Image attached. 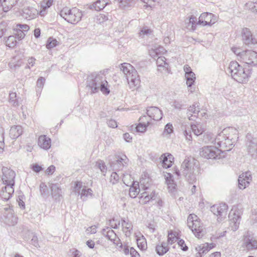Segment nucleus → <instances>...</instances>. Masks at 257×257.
<instances>
[{"mask_svg": "<svg viewBox=\"0 0 257 257\" xmlns=\"http://www.w3.org/2000/svg\"><path fill=\"white\" fill-rule=\"evenodd\" d=\"M128 159L125 155L122 157L118 156L117 160L112 162V167L116 170H120L127 164Z\"/></svg>", "mask_w": 257, "mask_h": 257, "instance_id": "a878e982", "label": "nucleus"}, {"mask_svg": "<svg viewBox=\"0 0 257 257\" xmlns=\"http://www.w3.org/2000/svg\"><path fill=\"white\" fill-rule=\"evenodd\" d=\"M118 249L121 250L122 252L125 255H128L130 252V247L126 245H123L121 242L119 244H116Z\"/></svg>", "mask_w": 257, "mask_h": 257, "instance_id": "09e8293b", "label": "nucleus"}, {"mask_svg": "<svg viewBox=\"0 0 257 257\" xmlns=\"http://www.w3.org/2000/svg\"><path fill=\"white\" fill-rule=\"evenodd\" d=\"M29 29L30 27L27 24H17L14 28V31L15 32V35L17 37L18 40L20 41L23 39Z\"/></svg>", "mask_w": 257, "mask_h": 257, "instance_id": "f3484780", "label": "nucleus"}, {"mask_svg": "<svg viewBox=\"0 0 257 257\" xmlns=\"http://www.w3.org/2000/svg\"><path fill=\"white\" fill-rule=\"evenodd\" d=\"M86 87L90 90L91 93H97L99 90L104 95H108L110 93L108 82L101 71L92 73L87 76Z\"/></svg>", "mask_w": 257, "mask_h": 257, "instance_id": "f03ea898", "label": "nucleus"}, {"mask_svg": "<svg viewBox=\"0 0 257 257\" xmlns=\"http://www.w3.org/2000/svg\"><path fill=\"white\" fill-rule=\"evenodd\" d=\"M151 33V30L148 27H143L139 33V36L140 38H144L148 37Z\"/></svg>", "mask_w": 257, "mask_h": 257, "instance_id": "3c124183", "label": "nucleus"}, {"mask_svg": "<svg viewBox=\"0 0 257 257\" xmlns=\"http://www.w3.org/2000/svg\"><path fill=\"white\" fill-rule=\"evenodd\" d=\"M200 155L202 157L207 159H220L225 157L223 153L216 146H207L200 149Z\"/></svg>", "mask_w": 257, "mask_h": 257, "instance_id": "6e6552de", "label": "nucleus"}, {"mask_svg": "<svg viewBox=\"0 0 257 257\" xmlns=\"http://www.w3.org/2000/svg\"><path fill=\"white\" fill-rule=\"evenodd\" d=\"M38 145L41 148L48 150L51 147V139L46 135H41L38 138Z\"/></svg>", "mask_w": 257, "mask_h": 257, "instance_id": "393cba45", "label": "nucleus"}, {"mask_svg": "<svg viewBox=\"0 0 257 257\" xmlns=\"http://www.w3.org/2000/svg\"><path fill=\"white\" fill-rule=\"evenodd\" d=\"M158 194L154 190H144L141 193L139 198L142 199L144 204H147L151 200H155L157 198Z\"/></svg>", "mask_w": 257, "mask_h": 257, "instance_id": "4be33fe9", "label": "nucleus"}, {"mask_svg": "<svg viewBox=\"0 0 257 257\" xmlns=\"http://www.w3.org/2000/svg\"><path fill=\"white\" fill-rule=\"evenodd\" d=\"M120 69L126 77L131 88L140 84V80L137 71L131 64L127 63L121 64Z\"/></svg>", "mask_w": 257, "mask_h": 257, "instance_id": "39448f33", "label": "nucleus"}, {"mask_svg": "<svg viewBox=\"0 0 257 257\" xmlns=\"http://www.w3.org/2000/svg\"><path fill=\"white\" fill-rule=\"evenodd\" d=\"M165 183L168 186L169 191L174 192L176 190L177 184L174 180L173 175L168 172H163Z\"/></svg>", "mask_w": 257, "mask_h": 257, "instance_id": "b1692460", "label": "nucleus"}, {"mask_svg": "<svg viewBox=\"0 0 257 257\" xmlns=\"http://www.w3.org/2000/svg\"><path fill=\"white\" fill-rule=\"evenodd\" d=\"M242 247L246 251L257 249V239L250 231L245 232L242 236Z\"/></svg>", "mask_w": 257, "mask_h": 257, "instance_id": "1a4fd4ad", "label": "nucleus"}, {"mask_svg": "<svg viewBox=\"0 0 257 257\" xmlns=\"http://www.w3.org/2000/svg\"><path fill=\"white\" fill-rule=\"evenodd\" d=\"M60 15L68 23L75 24L81 20L82 14L76 8L70 9L68 7H65L60 11Z\"/></svg>", "mask_w": 257, "mask_h": 257, "instance_id": "423d86ee", "label": "nucleus"}, {"mask_svg": "<svg viewBox=\"0 0 257 257\" xmlns=\"http://www.w3.org/2000/svg\"><path fill=\"white\" fill-rule=\"evenodd\" d=\"M217 21V17L211 13H203L199 18V22L203 26H211Z\"/></svg>", "mask_w": 257, "mask_h": 257, "instance_id": "4468645a", "label": "nucleus"}, {"mask_svg": "<svg viewBox=\"0 0 257 257\" xmlns=\"http://www.w3.org/2000/svg\"><path fill=\"white\" fill-rule=\"evenodd\" d=\"M5 223L9 226H14L17 223V218L15 216L13 211L9 210L4 215Z\"/></svg>", "mask_w": 257, "mask_h": 257, "instance_id": "c756f323", "label": "nucleus"}, {"mask_svg": "<svg viewBox=\"0 0 257 257\" xmlns=\"http://www.w3.org/2000/svg\"><path fill=\"white\" fill-rule=\"evenodd\" d=\"M191 131L196 136L202 135L204 132V130L200 123H191L190 127L186 128L184 131V135L187 140L192 141V140Z\"/></svg>", "mask_w": 257, "mask_h": 257, "instance_id": "9b49d317", "label": "nucleus"}, {"mask_svg": "<svg viewBox=\"0 0 257 257\" xmlns=\"http://www.w3.org/2000/svg\"><path fill=\"white\" fill-rule=\"evenodd\" d=\"M9 101L11 103L13 106H17L19 105V102L16 98L17 94L16 92H10L9 94Z\"/></svg>", "mask_w": 257, "mask_h": 257, "instance_id": "864d4df0", "label": "nucleus"}, {"mask_svg": "<svg viewBox=\"0 0 257 257\" xmlns=\"http://www.w3.org/2000/svg\"><path fill=\"white\" fill-rule=\"evenodd\" d=\"M107 238L116 245V244H119L120 241L119 238L117 237L115 233L111 235H109V237Z\"/></svg>", "mask_w": 257, "mask_h": 257, "instance_id": "338daca9", "label": "nucleus"}, {"mask_svg": "<svg viewBox=\"0 0 257 257\" xmlns=\"http://www.w3.org/2000/svg\"><path fill=\"white\" fill-rule=\"evenodd\" d=\"M4 132L3 129L0 128V152L4 150Z\"/></svg>", "mask_w": 257, "mask_h": 257, "instance_id": "e2e57ef3", "label": "nucleus"}, {"mask_svg": "<svg viewBox=\"0 0 257 257\" xmlns=\"http://www.w3.org/2000/svg\"><path fill=\"white\" fill-rule=\"evenodd\" d=\"M225 72L227 74H230L234 80L241 83L247 82L250 75V69L243 67L236 61L230 62Z\"/></svg>", "mask_w": 257, "mask_h": 257, "instance_id": "20e7f679", "label": "nucleus"}, {"mask_svg": "<svg viewBox=\"0 0 257 257\" xmlns=\"http://www.w3.org/2000/svg\"><path fill=\"white\" fill-rule=\"evenodd\" d=\"M242 55V61L251 66L257 65V53L252 50H245Z\"/></svg>", "mask_w": 257, "mask_h": 257, "instance_id": "ddd939ff", "label": "nucleus"}, {"mask_svg": "<svg viewBox=\"0 0 257 257\" xmlns=\"http://www.w3.org/2000/svg\"><path fill=\"white\" fill-rule=\"evenodd\" d=\"M18 0H3L4 12H7L15 6Z\"/></svg>", "mask_w": 257, "mask_h": 257, "instance_id": "4c0bfd02", "label": "nucleus"}, {"mask_svg": "<svg viewBox=\"0 0 257 257\" xmlns=\"http://www.w3.org/2000/svg\"><path fill=\"white\" fill-rule=\"evenodd\" d=\"M236 132V130L231 127L224 128L211 141V143H214L220 150L221 153H223L225 156L226 152L231 150L234 147V143L236 141V138H233L229 133L235 134Z\"/></svg>", "mask_w": 257, "mask_h": 257, "instance_id": "f257e3e1", "label": "nucleus"}, {"mask_svg": "<svg viewBox=\"0 0 257 257\" xmlns=\"http://www.w3.org/2000/svg\"><path fill=\"white\" fill-rule=\"evenodd\" d=\"M5 185V186L3 187L0 191V196L3 200L8 201L14 192V186H11L10 184Z\"/></svg>", "mask_w": 257, "mask_h": 257, "instance_id": "5701e85b", "label": "nucleus"}, {"mask_svg": "<svg viewBox=\"0 0 257 257\" xmlns=\"http://www.w3.org/2000/svg\"><path fill=\"white\" fill-rule=\"evenodd\" d=\"M151 179L149 177H142L140 179V187H141V188L143 190H151L150 189L151 186Z\"/></svg>", "mask_w": 257, "mask_h": 257, "instance_id": "c9c22d12", "label": "nucleus"}, {"mask_svg": "<svg viewBox=\"0 0 257 257\" xmlns=\"http://www.w3.org/2000/svg\"><path fill=\"white\" fill-rule=\"evenodd\" d=\"M17 38L15 35L10 36L5 41L6 45L10 48H14L17 45Z\"/></svg>", "mask_w": 257, "mask_h": 257, "instance_id": "ea45409f", "label": "nucleus"}, {"mask_svg": "<svg viewBox=\"0 0 257 257\" xmlns=\"http://www.w3.org/2000/svg\"><path fill=\"white\" fill-rule=\"evenodd\" d=\"M58 42L55 38L50 37L48 38L46 43V48L48 49H51L58 45Z\"/></svg>", "mask_w": 257, "mask_h": 257, "instance_id": "c03bdc74", "label": "nucleus"}, {"mask_svg": "<svg viewBox=\"0 0 257 257\" xmlns=\"http://www.w3.org/2000/svg\"><path fill=\"white\" fill-rule=\"evenodd\" d=\"M186 28L188 30L194 31L197 29V26L201 25V23L197 20L195 16L191 15L189 16L185 21Z\"/></svg>", "mask_w": 257, "mask_h": 257, "instance_id": "412c9836", "label": "nucleus"}, {"mask_svg": "<svg viewBox=\"0 0 257 257\" xmlns=\"http://www.w3.org/2000/svg\"><path fill=\"white\" fill-rule=\"evenodd\" d=\"M2 181L3 184H10L11 186L15 185L16 173L15 171L8 167H3L2 169Z\"/></svg>", "mask_w": 257, "mask_h": 257, "instance_id": "9d476101", "label": "nucleus"}, {"mask_svg": "<svg viewBox=\"0 0 257 257\" xmlns=\"http://www.w3.org/2000/svg\"><path fill=\"white\" fill-rule=\"evenodd\" d=\"M120 224V221L114 217L109 220V225L110 227L114 229H117L119 228Z\"/></svg>", "mask_w": 257, "mask_h": 257, "instance_id": "6e6d98bb", "label": "nucleus"}, {"mask_svg": "<svg viewBox=\"0 0 257 257\" xmlns=\"http://www.w3.org/2000/svg\"><path fill=\"white\" fill-rule=\"evenodd\" d=\"M166 59L165 57H159L156 60V64L158 67L168 68L169 64L166 62Z\"/></svg>", "mask_w": 257, "mask_h": 257, "instance_id": "37998d69", "label": "nucleus"}, {"mask_svg": "<svg viewBox=\"0 0 257 257\" xmlns=\"http://www.w3.org/2000/svg\"><path fill=\"white\" fill-rule=\"evenodd\" d=\"M23 132L22 126L20 125H13L10 130V137L11 139L15 140L22 135Z\"/></svg>", "mask_w": 257, "mask_h": 257, "instance_id": "7c9ffc66", "label": "nucleus"}, {"mask_svg": "<svg viewBox=\"0 0 257 257\" xmlns=\"http://www.w3.org/2000/svg\"><path fill=\"white\" fill-rule=\"evenodd\" d=\"M92 192L93 191L91 189L84 186L79 195H80V198L84 200V198H87L89 196H92Z\"/></svg>", "mask_w": 257, "mask_h": 257, "instance_id": "79ce46f5", "label": "nucleus"}, {"mask_svg": "<svg viewBox=\"0 0 257 257\" xmlns=\"http://www.w3.org/2000/svg\"><path fill=\"white\" fill-rule=\"evenodd\" d=\"M114 233H115V232L112 230L111 227H106L102 229V234L106 238L109 237V235H111Z\"/></svg>", "mask_w": 257, "mask_h": 257, "instance_id": "4d7b16f0", "label": "nucleus"}, {"mask_svg": "<svg viewBox=\"0 0 257 257\" xmlns=\"http://www.w3.org/2000/svg\"><path fill=\"white\" fill-rule=\"evenodd\" d=\"M196 249L198 251L197 257H201L203 254H206L209 251L204 244L197 246Z\"/></svg>", "mask_w": 257, "mask_h": 257, "instance_id": "de8ad7c7", "label": "nucleus"}, {"mask_svg": "<svg viewBox=\"0 0 257 257\" xmlns=\"http://www.w3.org/2000/svg\"><path fill=\"white\" fill-rule=\"evenodd\" d=\"M228 217L230 221V227L233 231H236L239 227L240 220V215L239 212L232 210L228 215Z\"/></svg>", "mask_w": 257, "mask_h": 257, "instance_id": "dca6fc26", "label": "nucleus"}, {"mask_svg": "<svg viewBox=\"0 0 257 257\" xmlns=\"http://www.w3.org/2000/svg\"><path fill=\"white\" fill-rule=\"evenodd\" d=\"M174 159L173 155L171 154H163L160 157L162 167L165 169L171 167L173 165Z\"/></svg>", "mask_w": 257, "mask_h": 257, "instance_id": "bb28decb", "label": "nucleus"}, {"mask_svg": "<svg viewBox=\"0 0 257 257\" xmlns=\"http://www.w3.org/2000/svg\"><path fill=\"white\" fill-rule=\"evenodd\" d=\"M141 191V188L139 184L137 183L136 185L134 183L132 186H131L129 190L130 196L132 198H135L138 195H139Z\"/></svg>", "mask_w": 257, "mask_h": 257, "instance_id": "e433bc0d", "label": "nucleus"}, {"mask_svg": "<svg viewBox=\"0 0 257 257\" xmlns=\"http://www.w3.org/2000/svg\"><path fill=\"white\" fill-rule=\"evenodd\" d=\"M150 117L146 115H143L141 117H140L139 119V122L141 124H147L148 126H149L151 123L150 121Z\"/></svg>", "mask_w": 257, "mask_h": 257, "instance_id": "bf43d9fd", "label": "nucleus"}, {"mask_svg": "<svg viewBox=\"0 0 257 257\" xmlns=\"http://www.w3.org/2000/svg\"><path fill=\"white\" fill-rule=\"evenodd\" d=\"M184 70L185 72L186 84L188 87H191V86L194 85L196 79L195 74L192 71L190 67L188 65L184 66Z\"/></svg>", "mask_w": 257, "mask_h": 257, "instance_id": "aec40b11", "label": "nucleus"}, {"mask_svg": "<svg viewBox=\"0 0 257 257\" xmlns=\"http://www.w3.org/2000/svg\"><path fill=\"white\" fill-rule=\"evenodd\" d=\"M119 180V176L116 172H112L110 177V182L115 184Z\"/></svg>", "mask_w": 257, "mask_h": 257, "instance_id": "0e129e2a", "label": "nucleus"}, {"mask_svg": "<svg viewBox=\"0 0 257 257\" xmlns=\"http://www.w3.org/2000/svg\"><path fill=\"white\" fill-rule=\"evenodd\" d=\"M36 59L34 57H31L28 59V63L25 66L26 69H30L35 64Z\"/></svg>", "mask_w": 257, "mask_h": 257, "instance_id": "774afa93", "label": "nucleus"}, {"mask_svg": "<svg viewBox=\"0 0 257 257\" xmlns=\"http://www.w3.org/2000/svg\"><path fill=\"white\" fill-rule=\"evenodd\" d=\"M107 4V0H98L93 4L90 5L89 8L90 10H94L100 11L103 9Z\"/></svg>", "mask_w": 257, "mask_h": 257, "instance_id": "72a5a7b5", "label": "nucleus"}, {"mask_svg": "<svg viewBox=\"0 0 257 257\" xmlns=\"http://www.w3.org/2000/svg\"><path fill=\"white\" fill-rule=\"evenodd\" d=\"M37 15V10L33 8H24L23 10L22 16L28 20L35 18Z\"/></svg>", "mask_w": 257, "mask_h": 257, "instance_id": "c85d7f7f", "label": "nucleus"}, {"mask_svg": "<svg viewBox=\"0 0 257 257\" xmlns=\"http://www.w3.org/2000/svg\"><path fill=\"white\" fill-rule=\"evenodd\" d=\"M228 206L225 203L215 204L211 207V211L215 215L219 216L218 221H221L222 219L227 214Z\"/></svg>", "mask_w": 257, "mask_h": 257, "instance_id": "f8f14e48", "label": "nucleus"}, {"mask_svg": "<svg viewBox=\"0 0 257 257\" xmlns=\"http://www.w3.org/2000/svg\"><path fill=\"white\" fill-rule=\"evenodd\" d=\"M49 187L51 191L52 197L55 200H60V197L62 196L61 188L60 185L58 183H51Z\"/></svg>", "mask_w": 257, "mask_h": 257, "instance_id": "cd10ccee", "label": "nucleus"}, {"mask_svg": "<svg viewBox=\"0 0 257 257\" xmlns=\"http://www.w3.org/2000/svg\"><path fill=\"white\" fill-rule=\"evenodd\" d=\"M40 191L43 197H47L49 195V191L47 185L44 183H41L40 185Z\"/></svg>", "mask_w": 257, "mask_h": 257, "instance_id": "5fc2aeb1", "label": "nucleus"}, {"mask_svg": "<svg viewBox=\"0 0 257 257\" xmlns=\"http://www.w3.org/2000/svg\"><path fill=\"white\" fill-rule=\"evenodd\" d=\"M148 126L147 124H141L139 122L136 127V132L139 133H144L146 131Z\"/></svg>", "mask_w": 257, "mask_h": 257, "instance_id": "052dcab7", "label": "nucleus"}, {"mask_svg": "<svg viewBox=\"0 0 257 257\" xmlns=\"http://www.w3.org/2000/svg\"><path fill=\"white\" fill-rule=\"evenodd\" d=\"M138 247L142 250H145L147 248V241L144 237L140 238L137 240Z\"/></svg>", "mask_w": 257, "mask_h": 257, "instance_id": "a18cd8bd", "label": "nucleus"}, {"mask_svg": "<svg viewBox=\"0 0 257 257\" xmlns=\"http://www.w3.org/2000/svg\"><path fill=\"white\" fill-rule=\"evenodd\" d=\"M147 114L150 119L159 121L162 118L163 112L158 107L150 106L147 109Z\"/></svg>", "mask_w": 257, "mask_h": 257, "instance_id": "a211bd4d", "label": "nucleus"}, {"mask_svg": "<svg viewBox=\"0 0 257 257\" xmlns=\"http://www.w3.org/2000/svg\"><path fill=\"white\" fill-rule=\"evenodd\" d=\"M45 78L43 77H40L37 80L36 89L37 95L41 94L42 88H43L45 84Z\"/></svg>", "mask_w": 257, "mask_h": 257, "instance_id": "a19ab883", "label": "nucleus"}, {"mask_svg": "<svg viewBox=\"0 0 257 257\" xmlns=\"http://www.w3.org/2000/svg\"><path fill=\"white\" fill-rule=\"evenodd\" d=\"M200 112V108L198 103H196L191 106L188 109L187 116L190 120H193L191 117L193 116L192 113L198 114Z\"/></svg>", "mask_w": 257, "mask_h": 257, "instance_id": "58836bf2", "label": "nucleus"}, {"mask_svg": "<svg viewBox=\"0 0 257 257\" xmlns=\"http://www.w3.org/2000/svg\"><path fill=\"white\" fill-rule=\"evenodd\" d=\"M173 132V127L171 123H168L165 126L163 132V134H167V135L171 134Z\"/></svg>", "mask_w": 257, "mask_h": 257, "instance_id": "680f3d73", "label": "nucleus"}, {"mask_svg": "<svg viewBox=\"0 0 257 257\" xmlns=\"http://www.w3.org/2000/svg\"><path fill=\"white\" fill-rule=\"evenodd\" d=\"M247 149L248 154L253 158L256 159L257 158V143L252 141L249 142L247 145Z\"/></svg>", "mask_w": 257, "mask_h": 257, "instance_id": "f704fd0d", "label": "nucleus"}, {"mask_svg": "<svg viewBox=\"0 0 257 257\" xmlns=\"http://www.w3.org/2000/svg\"><path fill=\"white\" fill-rule=\"evenodd\" d=\"M232 52L236 55L238 60L242 61V55L245 51H242L239 48L233 47L231 48Z\"/></svg>", "mask_w": 257, "mask_h": 257, "instance_id": "8fccbe9b", "label": "nucleus"}, {"mask_svg": "<svg viewBox=\"0 0 257 257\" xmlns=\"http://www.w3.org/2000/svg\"><path fill=\"white\" fill-rule=\"evenodd\" d=\"M96 166L100 170L101 173L103 175H105L107 171V168L104 162L101 160H99L96 162Z\"/></svg>", "mask_w": 257, "mask_h": 257, "instance_id": "603ef678", "label": "nucleus"}, {"mask_svg": "<svg viewBox=\"0 0 257 257\" xmlns=\"http://www.w3.org/2000/svg\"><path fill=\"white\" fill-rule=\"evenodd\" d=\"M84 187L83 183L81 181H76L74 184V191L78 194L80 193L82 189Z\"/></svg>", "mask_w": 257, "mask_h": 257, "instance_id": "13d9d810", "label": "nucleus"}, {"mask_svg": "<svg viewBox=\"0 0 257 257\" xmlns=\"http://www.w3.org/2000/svg\"><path fill=\"white\" fill-rule=\"evenodd\" d=\"M177 243H178L179 246H180L181 247V249L183 251H186L188 250V247L186 245V244L183 239L179 238V239L178 240Z\"/></svg>", "mask_w": 257, "mask_h": 257, "instance_id": "69168bd1", "label": "nucleus"}, {"mask_svg": "<svg viewBox=\"0 0 257 257\" xmlns=\"http://www.w3.org/2000/svg\"><path fill=\"white\" fill-rule=\"evenodd\" d=\"M187 225L198 238L203 235V227L198 216L194 214H190L187 219Z\"/></svg>", "mask_w": 257, "mask_h": 257, "instance_id": "0eeeda50", "label": "nucleus"}, {"mask_svg": "<svg viewBox=\"0 0 257 257\" xmlns=\"http://www.w3.org/2000/svg\"><path fill=\"white\" fill-rule=\"evenodd\" d=\"M251 177L249 173L245 172L240 175L238 179V186L240 189L243 190L247 187L250 181Z\"/></svg>", "mask_w": 257, "mask_h": 257, "instance_id": "6ab92c4d", "label": "nucleus"}, {"mask_svg": "<svg viewBox=\"0 0 257 257\" xmlns=\"http://www.w3.org/2000/svg\"><path fill=\"white\" fill-rule=\"evenodd\" d=\"M168 243L166 242H162L160 244H157L156 246V251L159 255H163L167 253L169 247L168 246Z\"/></svg>", "mask_w": 257, "mask_h": 257, "instance_id": "473e14b6", "label": "nucleus"}, {"mask_svg": "<svg viewBox=\"0 0 257 257\" xmlns=\"http://www.w3.org/2000/svg\"><path fill=\"white\" fill-rule=\"evenodd\" d=\"M121 224L122 228L126 230L125 231V235L126 236L130 235L133 230V224L132 222L128 220L127 218L122 217L121 218Z\"/></svg>", "mask_w": 257, "mask_h": 257, "instance_id": "2f4dec72", "label": "nucleus"}, {"mask_svg": "<svg viewBox=\"0 0 257 257\" xmlns=\"http://www.w3.org/2000/svg\"><path fill=\"white\" fill-rule=\"evenodd\" d=\"M242 40L244 44L247 46L254 45L257 43L256 39L253 36L248 28H243L241 31Z\"/></svg>", "mask_w": 257, "mask_h": 257, "instance_id": "2eb2a0df", "label": "nucleus"}, {"mask_svg": "<svg viewBox=\"0 0 257 257\" xmlns=\"http://www.w3.org/2000/svg\"><path fill=\"white\" fill-rule=\"evenodd\" d=\"M179 239L176 234L173 232L172 230H170L168 232V243L170 244H172L174 242L177 241Z\"/></svg>", "mask_w": 257, "mask_h": 257, "instance_id": "49530a36", "label": "nucleus"}, {"mask_svg": "<svg viewBox=\"0 0 257 257\" xmlns=\"http://www.w3.org/2000/svg\"><path fill=\"white\" fill-rule=\"evenodd\" d=\"M196 160L192 157H187L183 161L179 170L178 168H173V173L178 178L181 176H184L190 184H193L196 180L194 174V166Z\"/></svg>", "mask_w": 257, "mask_h": 257, "instance_id": "7ed1b4c3", "label": "nucleus"}]
</instances>
